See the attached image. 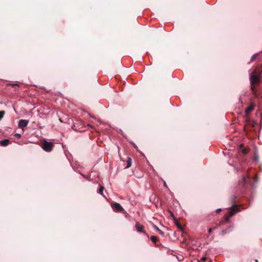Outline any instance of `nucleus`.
Returning <instances> with one entry per match:
<instances>
[{
    "mask_svg": "<svg viewBox=\"0 0 262 262\" xmlns=\"http://www.w3.org/2000/svg\"><path fill=\"white\" fill-rule=\"evenodd\" d=\"M212 229H212V228H209V230H208V232H209V233H211V231H212Z\"/></svg>",
    "mask_w": 262,
    "mask_h": 262,
    "instance_id": "obj_21",
    "label": "nucleus"
},
{
    "mask_svg": "<svg viewBox=\"0 0 262 262\" xmlns=\"http://www.w3.org/2000/svg\"><path fill=\"white\" fill-rule=\"evenodd\" d=\"M239 148V150L242 152V154L244 155H246L247 154H248V152L249 151L248 149H246V148H244L243 145H242V144L240 145Z\"/></svg>",
    "mask_w": 262,
    "mask_h": 262,
    "instance_id": "obj_8",
    "label": "nucleus"
},
{
    "mask_svg": "<svg viewBox=\"0 0 262 262\" xmlns=\"http://www.w3.org/2000/svg\"><path fill=\"white\" fill-rule=\"evenodd\" d=\"M254 107L255 104L253 103H251L245 110L246 115L248 116L249 114L254 110Z\"/></svg>",
    "mask_w": 262,
    "mask_h": 262,
    "instance_id": "obj_6",
    "label": "nucleus"
},
{
    "mask_svg": "<svg viewBox=\"0 0 262 262\" xmlns=\"http://www.w3.org/2000/svg\"><path fill=\"white\" fill-rule=\"evenodd\" d=\"M150 239L155 244H156L157 242L158 241L157 237L156 236H151Z\"/></svg>",
    "mask_w": 262,
    "mask_h": 262,
    "instance_id": "obj_13",
    "label": "nucleus"
},
{
    "mask_svg": "<svg viewBox=\"0 0 262 262\" xmlns=\"http://www.w3.org/2000/svg\"><path fill=\"white\" fill-rule=\"evenodd\" d=\"M132 158L130 157H127V160L126 161L127 165L126 166L125 168H128L130 167L132 165Z\"/></svg>",
    "mask_w": 262,
    "mask_h": 262,
    "instance_id": "obj_12",
    "label": "nucleus"
},
{
    "mask_svg": "<svg viewBox=\"0 0 262 262\" xmlns=\"http://www.w3.org/2000/svg\"><path fill=\"white\" fill-rule=\"evenodd\" d=\"M153 227L154 228V229L155 230H156L160 234H161L162 236H165V233L163 231H162V230H161L156 225H153Z\"/></svg>",
    "mask_w": 262,
    "mask_h": 262,
    "instance_id": "obj_11",
    "label": "nucleus"
},
{
    "mask_svg": "<svg viewBox=\"0 0 262 262\" xmlns=\"http://www.w3.org/2000/svg\"><path fill=\"white\" fill-rule=\"evenodd\" d=\"M103 190H104V187L102 186H100V188L98 190V192L103 195Z\"/></svg>",
    "mask_w": 262,
    "mask_h": 262,
    "instance_id": "obj_15",
    "label": "nucleus"
},
{
    "mask_svg": "<svg viewBox=\"0 0 262 262\" xmlns=\"http://www.w3.org/2000/svg\"><path fill=\"white\" fill-rule=\"evenodd\" d=\"M176 225H177V227L179 229H180L181 230H183V227H182V225L180 223H179L178 222H177L176 223Z\"/></svg>",
    "mask_w": 262,
    "mask_h": 262,
    "instance_id": "obj_17",
    "label": "nucleus"
},
{
    "mask_svg": "<svg viewBox=\"0 0 262 262\" xmlns=\"http://www.w3.org/2000/svg\"><path fill=\"white\" fill-rule=\"evenodd\" d=\"M258 260L257 259H255V262H258Z\"/></svg>",
    "mask_w": 262,
    "mask_h": 262,
    "instance_id": "obj_25",
    "label": "nucleus"
},
{
    "mask_svg": "<svg viewBox=\"0 0 262 262\" xmlns=\"http://www.w3.org/2000/svg\"><path fill=\"white\" fill-rule=\"evenodd\" d=\"M226 233V230H223L221 232V234L223 235H225Z\"/></svg>",
    "mask_w": 262,
    "mask_h": 262,
    "instance_id": "obj_19",
    "label": "nucleus"
},
{
    "mask_svg": "<svg viewBox=\"0 0 262 262\" xmlns=\"http://www.w3.org/2000/svg\"><path fill=\"white\" fill-rule=\"evenodd\" d=\"M221 211V209H217L216 210V212L217 213H219V212H220Z\"/></svg>",
    "mask_w": 262,
    "mask_h": 262,
    "instance_id": "obj_22",
    "label": "nucleus"
},
{
    "mask_svg": "<svg viewBox=\"0 0 262 262\" xmlns=\"http://www.w3.org/2000/svg\"><path fill=\"white\" fill-rule=\"evenodd\" d=\"M262 74V66H258L252 72L250 77L251 90L255 96L257 95L255 86L259 83V76Z\"/></svg>",
    "mask_w": 262,
    "mask_h": 262,
    "instance_id": "obj_1",
    "label": "nucleus"
},
{
    "mask_svg": "<svg viewBox=\"0 0 262 262\" xmlns=\"http://www.w3.org/2000/svg\"><path fill=\"white\" fill-rule=\"evenodd\" d=\"M54 145L52 143L44 141L42 142L41 147L45 151L50 152L52 150Z\"/></svg>",
    "mask_w": 262,
    "mask_h": 262,
    "instance_id": "obj_3",
    "label": "nucleus"
},
{
    "mask_svg": "<svg viewBox=\"0 0 262 262\" xmlns=\"http://www.w3.org/2000/svg\"><path fill=\"white\" fill-rule=\"evenodd\" d=\"M135 227L137 231L145 233L144 231L143 230V226L139 223L137 222L136 224Z\"/></svg>",
    "mask_w": 262,
    "mask_h": 262,
    "instance_id": "obj_7",
    "label": "nucleus"
},
{
    "mask_svg": "<svg viewBox=\"0 0 262 262\" xmlns=\"http://www.w3.org/2000/svg\"><path fill=\"white\" fill-rule=\"evenodd\" d=\"M164 186H165L167 187V185H166V183H165V182H164Z\"/></svg>",
    "mask_w": 262,
    "mask_h": 262,
    "instance_id": "obj_23",
    "label": "nucleus"
},
{
    "mask_svg": "<svg viewBox=\"0 0 262 262\" xmlns=\"http://www.w3.org/2000/svg\"><path fill=\"white\" fill-rule=\"evenodd\" d=\"M239 211V208L237 205H234L231 207L230 210L228 212V213L225 216V220L226 222H228L229 221V218L234 215L236 212Z\"/></svg>",
    "mask_w": 262,
    "mask_h": 262,
    "instance_id": "obj_2",
    "label": "nucleus"
},
{
    "mask_svg": "<svg viewBox=\"0 0 262 262\" xmlns=\"http://www.w3.org/2000/svg\"><path fill=\"white\" fill-rule=\"evenodd\" d=\"M28 123L29 121L27 120L21 119L19 121L18 126L23 129L25 127L27 126Z\"/></svg>",
    "mask_w": 262,
    "mask_h": 262,
    "instance_id": "obj_5",
    "label": "nucleus"
},
{
    "mask_svg": "<svg viewBox=\"0 0 262 262\" xmlns=\"http://www.w3.org/2000/svg\"><path fill=\"white\" fill-rule=\"evenodd\" d=\"M12 87H14L15 86H18V84L17 83H13L10 84Z\"/></svg>",
    "mask_w": 262,
    "mask_h": 262,
    "instance_id": "obj_18",
    "label": "nucleus"
},
{
    "mask_svg": "<svg viewBox=\"0 0 262 262\" xmlns=\"http://www.w3.org/2000/svg\"><path fill=\"white\" fill-rule=\"evenodd\" d=\"M257 159V157H255V158H254L255 160H256Z\"/></svg>",
    "mask_w": 262,
    "mask_h": 262,
    "instance_id": "obj_24",
    "label": "nucleus"
},
{
    "mask_svg": "<svg viewBox=\"0 0 262 262\" xmlns=\"http://www.w3.org/2000/svg\"><path fill=\"white\" fill-rule=\"evenodd\" d=\"M5 114V112L4 111H0V120L4 117Z\"/></svg>",
    "mask_w": 262,
    "mask_h": 262,
    "instance_id": "obj_16",
    "label": "nucleus"
},
{
    "mask_svg": "<svg viewBox=\"0 0 262 262\" xmlns=\"http://www.w3.org/2000/svg\"><path fill=\"white\" fill-rule=\"evenodd\" d=\"M10 143V140L8 139H5L4 140L0 141V144L3 146H6Z\"/></svg>",
    "mask_w": 262,
    "mask_h": 262,
    "instance_id": "obj_9",
    "label": "nucleus"
},
{
    "mask_svg": "<svg viewBox=\"0 0 262 262\" xmlns=\"http://www.w3.org/2000/svg\"><path fill=\"white\" fill-rule=\"evenodd\" d=\"M15 136L17 137L18 138H20L21 137L20 135L18 134H16Z\"/></svg>",
    "mask_w": 262,
    "mask_h": 262,
    "instance_id": "obj_20",
    "label": "nucleus"
},
{
    "mask_svg": "<svg viewBox=\"0 0 262 262\" xmlns=\"http://www.w3.org/2000/svg\"><path fill=\"white\" fill-rule=\"evenodd\" d=\"M250 180V177H244L243 178L241 182V184L244 186L245 185H246V184Z\"/></svg>",
    "mask_w": 262,
    "mask_h": 262,
    "instance_id": "obj_10",
    "label": "nucleus"
},
{
    "mask_svg": "<svg viewBox=\"0 0 262 262\" xmlns=\"http://www.w3.org/2000/svg\"><path fill=\"white\" fill-rule=\"evenodd\" d=\"M112 207L113 210L116 212H122L124 211V209L121 206L119 203H114L112 204Z\"/></svg>",
    "mask_w": 262,
    "mask_h": 262,
    "instance_id": "obj_4",
    "label": "nucleus"
},
{
    "mask_svg": "<svg viewBox=\"0 0 262 262\" xmlns=\"http://www.w3.org/2000/svg\"><path fill=\"white\" fill-rule=\"evenodd\" d=\"M259 54L260 53H256L254 54L251 58L250 62L254 61L255 58L259 55Z\"/></svg>",
    "mask_w": 262,
    "mask_h": 262,
    "instance_id": "obj_14",
    "label": "nucleus"
}]
</instances>
